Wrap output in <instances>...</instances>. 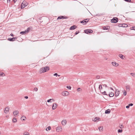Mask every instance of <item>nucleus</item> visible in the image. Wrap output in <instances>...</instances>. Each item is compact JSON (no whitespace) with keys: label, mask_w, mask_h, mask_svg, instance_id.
<instances>
[{"label":"nucleus","mask_w":135,"mask_h":135,"mask_svg":"<svg viewBox=\"0 0 135 135\" xmlns=\"http://www.w3.org/2000/svg\"><path fill=\"white\" fill-rule=\"evenodd\" d=\"M133 104L132 103H131L129 104V106H132L133 105Z\"/></svg>","instance_id":"obj_50"},{"label":"nucleus","mask_w":135,"mask_h":135,"mask_svg":"<svg viewBox=\"0 0 135 135\" xmlns=\"http://www.w3.org/2000/svg\"><path fill=\"white\" fill-rule=\"evenodd\" d=\"M90 19L89 18H86L85 20L86 21V22L87 23L90 20Z\"/></svg>","instance_id":"obj_37"},{"label":"nucleus","mask_w":135,"mask_h":135,"mask_svg":"<svg viewBox=\"0 0 135 135\" xmlns=\"http://www.w3.org/2000/svg\"><path fill=\"white\" fill-rule=\"evenodd\" d=\"M27 33L26 32L25 30V31H21L20 32V34L23 35L25 34L26 33Z\"/></svg>","instance_id":"obj_26"},{"label":"nucleus","mask_w":135,"mask_h":135,"mask_svg":"<svg viewBox=\"0 0 135 135\" xmlns=\"http://www.w3.org/2000/svg\"><path fill=\"white\" fill-rule=\"evenodd\" d=\"M99 89L100 90L102 89V86L101 85H99Z\"/></svg>","instance_id":"obj_36"},{"label":"nucleus","mask_w":135,"mask_h":135,"mask_svg":"<svg viewBox=\"0 0 135 135\" xmlns=\"http://www.w3.org/2000/svg\"><path fill=\"white\" fill-rule=\"evenodd\" d=\"M122 24L119 23L118 25V26L119 27H122Z\"/></svg>","instance_id":"obj_40"},{"label":"nucleus","mask_w":135,"mask_h":135,"mask_svg":"<svg viewBox=\"0 0 135 135\" xmlns=\"http://www.w3.org/2000/svg\"><path fill=\"white\" fill-rule=\"evenodd\" d=\"M34 90L37 91L38 90V89L37 88H35L34 89Z\"/></svg>","instance_id":"obj_47"},{"label":"nucleus","mask_w":135,"mask_h":135,"mask_svg":"<svg viewBox=\"0 0 135 135\" xmlns=\"http://www.w3.org/2000/svg\"><path fill=\"white\" fill-rule=\"evenodd\" d=\"M17 41L19 42L22 41V39L21 37H19L18 38Z\"/></svg>","instance_id":"obj_28"},{"label":"nucleus","mask_w":135,"mask_h":135,"mask_svg":"<svg viewBox=\"0 0 135 135\" xmlns=\"http://www.w3.org/2000/svg\"><path fill=\"white\" fill-rule=\"evenodd\" d=\"M25 98L26 99H27L28 98V97L27 96H26L25 97Z\"/></svg>","instance_id":"obj_52"},{"label":"nucleus","mask_w":135,"mask_h":135,"mask_svg":"<svg viewBox=\"0 0 135 135\" xmlns=\"http://www.w3.org/2000/svg\"><path fill=\"white\" fill-rule=\"evenodd\" d=\"M67 121L66 120H64L62 121L61 123L63 126H65L66 125V123Z\"/></svg>","instance_id":"obj_13"},{"label":"nucleus","mask_w":135,"mask_h":135,"mask_svg":"<svg viewBox=\"0 0 135 135\" xmlns=\"http://www.w3.org/2000/svg\"><path fill=\"white\" fill-rule=\"evenodd\" d=\"M126 88L127 90H128L129 91L130 90V85H128L126 86Z\"/></svg>","instance_id":"obj_22"},{"label":"nucleus","mask_w":135,"mask_h":135,"mask_svg":"<svg viewBox=\"0 0 135 135\" xmlns=\"http://www.w3.org/2000/svg\"><path fill=\"white\" fill-rule=\"evenodd\" d=\"M95 88V86H94V88Z\"/></svg>","instance_id":"obj_58"},{"label":"nucleus","mask_w":135,"mask_h":135,"mask_svg":"<svg viewBox=\"0 0 135 135\" xmlns=\"http://www.w3.org/2000/svg\"><path fill=\"white\" fill-rule=\"evenodd\" d=\"M28 4V3L26 1H24L21 4V8L22 9L24 8Z\"/></svg>","instance_id":"obj_2"},{"label":"nucleus","mask_w":135,"mask_h":135,"mask_svg":"<svg viewBox=\"0 0 135 135\" xmlns=\"http://www.w3.org/2000/svg\"><path fill=\"white\" fill-rule=\"evenodd\" d=\"M118 21V19L117 17H113L111 20V22L113 23H116Z\"/></svg>","instance_id":"obj_3"},{"label":"nucleus","mask_w":135,"mask_h":135,"mask_svg":"<svg viewBox=\"0 0 135 135\" xmlns=\"http://www.w3.org/2000/svg\"><path fill=\"white\" fill-rule=\"evenodd\" d=\"M99 129L100 131H102L103 130V127L100 126L99 127Z\"/></svg>","instance_id":"obj_25"},{"label":"nucleus","mask_w":135,"mask_h":135,"mask_svg":"<svg viewBox=\"0 0 135 135\" xmlns=\"http://www.w3.org/2000/svg\"><path fill=\"white\" fill-rule=\"evenodd\" d=\"M25 119H26V117H22L21 118V119H22L23 120H25Z\"/></svg>","instance_id":"obj_32"},{"label":"nucleus","mask_w":135,"mask_h":135,"mask_svg":"<svg viewBox=\"0 0 135 135\" xmlns=\"http://www.w3.org/2000/svg\"><path fill=\"white\" fill-rule=\"evenodd\" d=\"M5 76L3 72H0V76Z\"/></svg>","instance_id":"obj_23"},{"label":"nucleus","mask_w":135,"mask_h":135,"mask_svg":"<svg viewBox=\"0 0 135 135\" xmlns=\"http://www.w3.org/2000/svg\"><path fill=\"white\" fill-rule=\"evenodd\" d=\"M122 129H119L118 131V133H121L122 132Z\"/></svg>","instance_id":"obj_38"},{"label":"nucleus","mask_w":135,"mask_h":135,"mask_svg":"<svg viewBox=\"0 0 135 135\" xmlns=\"http://www.w3.org/2000/svg\"><path fill=\"white\" fill-rule=\"evenodd\" d=\"M81 90V89L80 88H78V89H77V91L78 92L79 91Z\"/></svg>","instance_id":"obj_45"},{"label":"nucleus","mask_w":135,"mask_h":135,"mask_svg":"<svg viewBox=\"0 0 135 135\" xmlns=\"http://www.w3.org/2000/svg\"><path fill=\"white\" fill-rule=\"evenodd\" d=\"M120 128H123V126L122 125H121L119 126Z\"/></svg>","instance_id":"obj_46"},{"label":"nucleus","mask_w":135,"mask_h":135,"mask_svg":"<svg viewBox=\"0 0 135 135\" xmlns=\"http://www.w3.org/2000/svg\"><path fill=\"white\" fill-rule=\"evenodd\" d=\"M9 110V108L8 107H6L4 110V113L6 114H7Z\"/></svg>","instance_id":"obj_9"},{"label":"nucleus","mask_w":135,"mask_h":135,"mask_svg":"<svg viewBox=\"0 0 135 135\" xmlns=\"http://www.w3.org/2000/svg\"><path fill=\"white\" fill-rule=\"evenodd\" d=\"M32 27H30L27 28L25 30L26 31V32L27 33L28 32L30 31V30L32 29Z\"/></svg>","instance_id":"obj_16"},{"label":"nucleus","mask_w":135,"mask_h":135,"mask_svg":"<svg viewBox=\"0 0 135 135\" xmlns=\"http://www.w3.org/2000/svg\"><path fill=\"white\" fill-rule=\"evenodd\" d=\"M129 105H127L126 106V108H129Z\"/></svg>","instance_id":"obj_51"},{"label":"nucleus","mask_w":135,"mask_h":135,"mask_svg":"<svg viewBox=\"0 0 135 135\" xmlns=\"http://www.w3.org/2000/svg\"><path fill=\"white\" fill-rule=\"evenodd\" d=\"M119 57L122 59H123L124 57L122 54H119Z\"/></svg>","instance_id":"obj_27"},{"label":"nucleus","mask_w":135,"mask_h":135,"mask_svg":"<svg viewBox=\"0 0 135 135\" xmlns=\"http://www.w3.org/2000/svg\"><path fill=\"white\" fill-rule=\"evenodd\" d=\"M57 76H60V75H57Z\"/></svg>","instance_id":"obj_57"},{"label":"nucleus","mask_w":135,"mask_h":135,"mask_svg":"<svg viewBox=\"0 0 135 135\" xmlns=\"http://www.w3.org/2000/svg\"><path fill=\"white\" fill-rule=\"evenodd\" d=\"M127 92L126 91H125L123 93V95H126L127 94Z\"/></svg>","instance_id":"obj_43"},{"label":"nucleus","mask_w":135,"mask_h":135,"mask_svg":"<svg viewBox=\"0 0 135 135\" xmlns=\"http://www.w3.org/2000/svg\"><path fill=\"white\" fill-rule=\"evenodd\" d=\"M11 35V36H13H13H14V35H13V34H12V33H11V35Z\"/></svg>","instance_id":"obj_53"},{"label":"nucleus","mask_w":135,"mask_h":135,"mask_svg":"<svg viewBox=\"0 0 135 135\" xmlns=\"http://www.w3.org/2000/svg\"><path fill=\"white\" fill-rule=\"evenodd\" d=\"M110 89H111L112 90H113V88L112 87H110Z\"/></svg>","instance_id":"obj_56"},{"label":"nucleus","mask_w":135,"mask_h":135,"mask_svg":"<svg viewBox=\"0 0 135 135\" xmlns=\"http://www.w3.org/2000/svg\"><path fill=\"white\" fill-rule=\"evenodd\" d=\"M79 32V31H78L75 32V35H77Z\"/></svg>","instance_id":"obj_42"},{"label":"nucleus","mask_w":135,"mask_h":135,"mask_svg":"<svg viewBox=\"0 0 135 135\" xmlns=\"http://www.w3.org/2000/svg\"><path fill=\"white\" fill-rule=\"evenodd\" d=\"M103 86H105V87H108V86H107V85H106V84H103Z\"/></svg>","instance_id":"obj_48"},{"label":"nucleus","mask_w":135,"mask_h":135,"mask_svg":"<svg viewBox=\"0 0 135 135\" xmlns=\"http://www.w3.org/2000/svg\"><path fill=\"white\" fill-rule=\"evenodd\" d=\"M84 32L85 33L89 34L92 33L93 32V31L91 29H86L84 30Z\"/></svg>","instance_id":"obj_4"},{"label":"nucleus","mask_w":135,"mask_h":135,"mask_svg":"<svg viewBox=\"0 0 135 135\" xmlns=\"http://www.w3.org/2000/svg\"><path fill=\"white\" fill-rule=\"evenodd\" d=\"M66 87L69 89H71V87L70 86H67Z\"/></svg>","instance_id":"obj_44"},{"label":"nucleus","mask_w":135,"mask_h":135,"mask_svg":"<svg viewBox=\"0 0 135 135\" xmlns=\"http://www.w3.org/2000/svg\"><path fill=\"white\" fill-rule=\"evenodd\" d=\"M131 30H135V26L132 27H131Z\"/></svg>","instance_id":"obj_35"},{"label":"nucleus","mask_w":135,"mask_h":135,"mask_svg":"<svg viewBox=\"0 0 135 135\" xmlns=\"http://www.w3.org/2000/svg\"><path fill=\"white\" fill-rule=\"evenodd\" d=\"M13 114L16 117L18 114V110H16L13 112Z\"/></svg>","instance_id":"obj_12"},{"label":"nucleus","mask_w":135,"mask_h":135,"mask_svg":"<svg viewBox=\"0 0 135 135\" xmlns=\"http://www.w3.org/2000/svg\"><path fill=\"white\" fill-rule=\"evenodd\" d=\"M102 93L103 95H108L107 94H106V91H104L103 92H102Z\"/></svg>","instance_id":"obj_39"},{"label":"nucleus","mask_w":135,"mask_h":135,"mask_svg":"<svg viewBox=\"0 0 135 135\" xmlns=\"http://www.w3.org/2000/svg\"><path fill=\"white\" fill-rule=\"evenodd\" d=\"M110 28V27L109 26H104L103 27V29L104 30H107L109 29Z\"/></svg>","instance_id":"obj_17"},{"label":"nucleus","mask_w":135,"mask_h":135,"mask_svg":"<svg viewBox=\"0 0 135 135\" xmlns=\"http://www.w3.org/2000/svg\"><path fill=\"white\" fill-rule=\"evenodd\" d=\"M62 130V127L61 126L57 127L56 128V131L57 132L61 131Z\"/></svg>","instance_id":"obj_7"},{"label":"nucleus","mask_w":135,"mask_h":135,"mask_svg":"<svg viewBox=\"0 0 135 135\" xmlns=\"http://www.w3.org/2000/svg\"><path fill=\"white\" fill-rule=\"evenodd\" d=\"M57 104L56 103H54L53 104L52 106V109L53 110L55 109L57 107Z\"/></svg>","instance_id":"obj_10"},{"label":"nucleus","mask_w":135,"mask_h":135,"mask_svg":"<svg viewBox=\"0 0 135 135\" xmlns=\"http://www.w3.org/2000/svg\"><path fill=\"white\" fill-rule=\"evenodd\" d=\"M76 26L74 25L71 26L70 28L69 29L70 30H74L76 28Z\"/></svg>","instance_id":"obj_14"},{"label":"nucleus","mask_w":135,"mask_h":135,"mask_svg":"<svg viewBox=\"0 0 135 135\" xmlns=\"http://www.w3.org/2000/svg\"><path fill=\"white\" fill-rule=\"evenodd\" d=\"M51 129V127L49 126L48 127L46 128V131H48V130H50Z\"/></svg>","instance_id":"obj_31"},{"label":"nucleus","mask_w":135,"mask_h":135,"mask_svg":"<svg viewBox=\"0 0 135 135\" xmlns=\"http://www.w3.org/2000/svg\"><path fill=\"white\" fill-rule=\"evenodd\" d=\"M112 64L113 66H117L118 65V64L115 62H112Z\"/></svg>","instance_id":"obj_15"},{"label":"nucleus","mask_w":135,"mask_h":135,"mask_svg":"<svg viewBox=\"0 0 135 135\" xmlns=\"http://www.w3.org/2000/svg\"><path fill=\"white\" fill-rule=\"evenodd\" d=\"M80 22L82 23L83 25H85L87 23L86 22V21L84 20Z\"/></svg>","instance_id":"obj_20"},{"label":"nucleus","mask_w":135,"mask_h":135,"mask_svg":"<svg viewBox=\"0 0 135 135\" xmlns=\"http://www.w3.org/2000/svg\"><path fill=\"white\" fill-rule=\"evenodd\" d=\"M55 101L53 99H50L49 100H47V102H53Z\"/></svg>","instance_id":"obj_18"},{"label":"nucleus","mask_w":135,"mask_h":135,"mask_svg":"<svg viewBox=\"0 0 135 135\" xmlns=\"http://www.w3.org/2000/svg\"><path fill=\"white\" fill-rule=\"evenodd\" d=\"M13 1L15 3L16 2L17 0H13Z\"/></svg>","instance_id":"obj_54"},{"label":"nucleus","mask_w":135,"mask_h":135,"mask_svg":"<svg viewBox=\"0 0 135 135\" xmlns=\"http://www.w3.org/2000/svg\"><path fill=\"white\" fill-rule=\"evenodd\" d=\"M17 37H14L12 38H9L8 40L11 41H14L16 39H17Z\"/></svg>","instance_id":"obj_8"},{"label":"nucleus","mask_w":135,"mask_h":135,"mask_svg":"<svg viewBox=\"0 0 135 135\" xmlns=\"http://www.w3.org/2000/svg\"><path fill=\"white\" fill-rule=\"evenodd\" d=\"M131 74L133 77H135V74L134 73H131Z\"/></svg>","instance_id":"obj_33"},{"label":"nucleus","mask_w":135,"mask_h":135,"mask_svg":"<svg viewBox=\"0 0 135 135\" xmlns=\"http://www.w3.org/2000/svg\"><path fill=\"white\" fill-rule=\"evenodd\" d=\"M99 119H100L99 118H98H98H97V117H96L95 118H94V119H93V120L94 121V122H96L97 121V120H98H98H99Z\"/></svg>","instance_id":"obj_29"},{"label":"nucleus","mask_w":135,"mask_h":135,"mask_svg":"<svg viewBox=\"0 0 135 135\" xmlns=\"http://www.w3.org/2000/svg\"><path fill=\"white\" fill-rule=\"evenodd\" d=\"M119 91L118 89H116L115 90V96L116 97L118 96L119 94Z\"/></svg>","instance_id":"obj_11"},{"label":"nucleus","mask_w":135,"mask_h":135,"mask_svg":"<svg viewBox=\"0 0 135 135\" xmlns=\"http://www.w3.org/2000/svg\"><path fill=\"white\" fill-rule=\"evenodd\" d=\"M57 75H58V74L57 73H55L54 74V76H57Z\"/></svg>","instance_id":"obj_49"},{"label":"nucleus","mask_w":135,"mask_h":135,"mask_svg":"<svg viewBox=\"0 0 135 135\" xmlns=\"http://www.w3.org/2000/svg\"><path fill=\"white\" fill-rule=\"evenodd\" d=\"M49 70V67L48 66H46L41 68L40 70V73H44L48 71Z\"/></svg>","instance_id":"obj_1"},{"label":"nucleus","mask_w":135,"mask_h":135,"mask_svg":"<svg viewBox=\"0 0 135 135\" xmlns=\"http://www.w3.org/2000/svg\"><path fill=\"white\" fill-rule=\"evenodd\" d=\"M11 0H7V2H10Z\"/></svg>","instance_id":"obj_55"},{"label":"nucleus","mask_w":135,"mask_h":135,"mask_svg":"<svg viewBox=\"0 0 135 135\" xmlns=\"http://www.w3.org/2000/svg\"><path fill=\"white\" fill-rule=\"evenodd\" d=\"M100 78V76L99 75H97L96 76V79H99Z\"/></svg>","instance_id":"obj_41"},{"label":"nucleus","mask_w":135,"mask_h":135,"mask_svg":"<svg viewBox=\"0 0 135 135\" xmlns=\"http://www.w3.org/2000/svg\"><path fill=\"white\" fill-rule=\"evenodd\" d=\"M110 112V109H109L106 110L105 112V114H109Z\"/></svg>","instance_id":"obj_19"},{"label":"nucleus","mask_w":135,"mask_h":135,"mask_svg":"<svg viewBox=\"0 0 135 135\" xmlns=\"http://www.w3.org/2000/svg\"><path fill=\"white\" fill-rule=\"evenodd\" d=\"M122 25H122V27H126L128 26L126 24L123 23Z\"/></svg>","instance_id":"obj_24"},{"label":"nucleus","mask_w":135,"mask_h":135,"mask_svg":"<svg viewBox=\"0 0 135 135\" xmlns=\"http://www.w3.org/2000/svg\"><path fill=\"white\" fill-rule=\"evenodd\" d=\"M62 94L64 96H66L69 95V93L68 91H64L62 93Z\"/></svg>","instance_id":"obj_6"},{"label":"nucleus","mask_w":135,"mask_h":135,"mask_svg":"<svg viewBox=\"0 0 135 135\" xmlns=\"http://www.w3.org/2000/svg\"><path fill=\"white\" fill-rule=\"evenodd\" d=\"M114 95V94L112 92H111L109 94V95L110 97H113Z\"/></svg>","instance_id":"obj_21"},{"label":"nucleus","mask_w":135,"mask_h":135,"mask_svg":"<svg viewBox=\"0 0 135 135\" xmlns=\"http://www.w3.org/2000/svg\"><path fill=\"white\" fill-rule=\"evenodd\" d=\"M24 135H30V134L26 132L24 133Z\"/></svg>","instance_id":"obj_34"},{"label":"nucleus","mask_w":135,"mask_h":135,"mask_svg":"<svg viewBox=\"0 0 135 135\" xmlns=\"http://www.w3.org/2000/svg\"><path fill=\"white\" fill-rule=\"evenodd\" d=\"M17 121V119L15 118H13V122H16Z\"/></svg>","instance_id":"obj_30"},{"label":"nucleus","mask_w":135,"mask_h":135,"mask_svg":"<svg viewBox=\"0 0 135 135\" xmlns=\"http://www.w3.org/2000/svg\"><path fill=\"white\" fill-rule=\"evenodd\" d=\"M68 18V17L66 16H61L58 17L57 20H60L63 19H67Z\"/></svg>","instance_id":"obj_5"}]
</instances>
